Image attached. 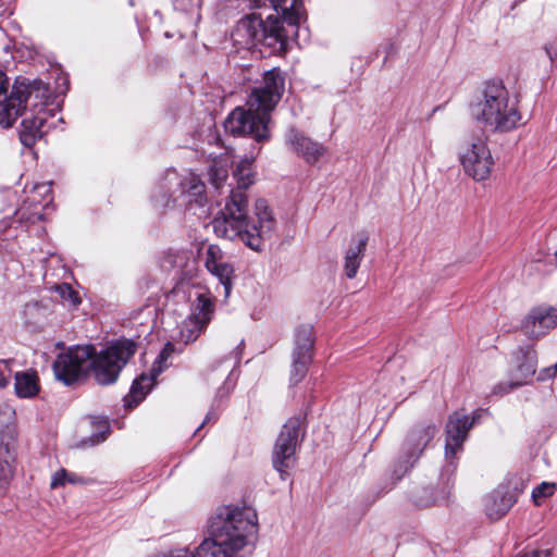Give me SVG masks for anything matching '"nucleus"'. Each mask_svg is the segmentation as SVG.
Segmentation results:
<instances>
[{
    "label": "nucleus",
    "instance_id": "nucleus-36",
    "mask_svg": "<svg viewBox=\"0 0 557 557\" xmlns=\"http://www.w3.org/2000/svg\"><path fill=\"white\" fill-rule=\"evenodd\" d=\"M67 471L65 469H61L52 475L50 486L51 488H58L64 486L66 484Z\"/></svg>",
    "mask_w": 557,
    "mask_h": 557
},
{
    "label": "nucleus",
    "instance_id": "nucleus-18",
    "mask_svg": "<svg viewBox=\"0 0 557 557\" xmlns=\"http://www.w3.org/2000/svg\"><path fill=\"white\" fill-rule=\"evenodd\" d=\"M557 326V306L541 305L533 308L523 321L524 330L533 335H544Z\"/></svg>",
    "mask_w": 557,
    "mask_h": 557
},
{
    "label": "nucleus",
    "instance_id": "nucleus-15",
    "mask_svg": "<svg viewBox=\"0 0 557 557\" xmlns=\"http://www.w3.org/2000/svg\"><path fill=\"white\" fill-rule=\"evenodd\" d=\"M509 483L512 484V487L499 485L486 498L485 510L492 520H498L505 516L524 488V483L520 480Z\"/></svg>",
    "mask_w": 557,
    "mask_h": 557
},
{
    "label": "nucleus",
    "instance_id": "nucleus-8",
    "mask_svg": "<svg viewBox=\"0 0 557 557\" xmlns=\"http://www.w3.org/2000/svg\"><path fill=\"white\" fill-rule=\"evenodd\" d=\"M92 352L94 347L86 345L71 347L60 354L53 363L55 377L66 385L77 381L89 369Z\"/></svg>",
    "mask_w": 557,
    "mask_h": 557
},
{
    "label": "nucleus",
    "instance_id": "nucleus-25",
    "mask_svg": "<svg viewBox=\"0 0 557 557\" xmlns=\"http://www.w3.org/2000/svg\"><path fill=\"white\" fill-rule=\"evenodd\" d=\"M15 393L21 398H30L38 394L39 384L35 372H17L15 374Z\"/></svg>",
    "mask_w": 557,
    "mask_h": 557
},
{
    "label": "nucleus",
    "instance_id": "nucleus-44",
    "mask_svg": "<svg viewBox=\"0 0 557 557\" xmlns=\"http://www.w3.org/2000/svg\"><path fill=\"white\" fill-rule=\"evenodd\" d=\"M178 3L183 4L184 0H178ZM189 5L191 8H199L200 7V0H189Z\"/></svg>",
    "mask_w": 557,
    "mask_h": 557
},
{
    "label": "nucleus",
    "instance_id": "nucleus-39",
    "mask_svg": "<svg viewBox=\"0 0 557 557\" xmlns=\"http://www.w3.org/2000/svg\"><path fill=\"white\" fill-rule=\"evenodd\" d=\"M544 51L547 58L553 62L557 58V45L556 44H546L544 46Z\"/></svg>",
    "mask_w": 557,
    "mask_h": 557
},
{
    "label": "nucleus",
    "instance_id": "nucleus-13",
    "mask_svg": "<svg viewBox=\"0 0 557 557\" xmlns=\"http://www.w3.org/2000/svg\"><path fill=\"white\" fill-rule=\"evenodd\" d=\"M214 313L212 299L206 294H198L191 305V312L181 333L185 342L195 341L210 323Z\"/></svg>",
    "mask_w": 557,
    "mask_h": 557
},
{
    "label": "nucleus",
    "instance_id": "nucleus-46",
    "mask_svg": "<svg viewBox=\"0 0 557 557\" xmlns=\"http://www.w3.org/2000/svg\"><path fill=\"white\" fill-rule=\"evenodd\" d=\"M549 371L552 375H557V363L549 367Z\"/></svg>",
    "mask_w": 557,
    "mask_h": 557
},
{
    "label": "nucleus",
    "instance_id": "nucleus-11",
    "mask_svg": "<svg viewBox=\"0 0 557 557\" xmlns=\"http://www.w3.org/2000/svg\"><path fill=\"white\" fill-rule=\"evenodd\" d=\"M525 124L520 110V101L518 96L511 95L505 88L502 96V102L492 120L488 131L493 133H509Z\"/></svg>",
    "mask_w": 557,
    "mask_h": 557
},
{
    "label": "nucleus",
    "instance_id": "nucleus-10",
    "mask_svg": "<svg viewBox=\"0 0 557 557\" xmlns=\"http://www.w3.org/2000/svg\"><path fill=\"white\" fill-rule=\"evenodd\" d=\"M506 86L502 82H487L471 100L469 111L471 117L488 131L492 120L502 102Z\"/></svg>",
    "mask_w": 557,
    "mask_h": 557
},
{
    "label": "nucleus",
    "instance_id": "nucleus-21",
    "mask_svg": "<svg viewBox=\"0 0 557 557\" xmlns=\"http://www.w3.org/2000/svg\"><path fill=\"white\" fill-rule=\"evenodd\" d=\"M436 432V428L432 424L416 425L406 438V446L410 453V458H414L416 460Z\"/></svg>",
    "mask_w": 557,
    "mask_h": 557
},
{
    "label": "nucleus",
    "instance_id": "nucleus-9",
    "mask_svg": "<svg viewBox=\"0 0 557 557\" xmlns=\"http://www.w3.org/2000/svg\"><path fill=\"white\" fill-rule=\"evenodd\" d=\"M300 420L289 419L282 428L273 448V467L284 480L295 463V453L300 432Z\"/></svg>",
    "mask_w": 557,
    "mask_h": 557
},
{
    "label": "nucleus",
    "instance_id": "nucleus-4",
    "mask_svg": "<svg viewBox=\"0 0 557 557\" xmlns=\"http://www.w3.org/2000/svg\"><path fill=\"white\" fill-rule=\"evenodd\" d=\"M257 532V513L250 507H223L211 517L209 533L222 545L238 553Z\"/></svg>",
    "mask_w": 557,
    "mask_h": 557
},
{
    "label": "nucleus",
    "instance_id": "nucleus-19",
    "mask_svg": "<svg viewBox=\"0 0 557 557\" xmlns=\"http://www.w3.org/2000/svg\"><path fill=\"white\" fill-rule=\"evenodd\" d=\"M160 267L174 278H193L196 261L187 252H169L162 258Z\"/></svg>",
    "mask_w": 557,
    "mask_h": 557
},
{
    "label": "nucleus",
    "instance_id": "nucleus-23",
    "mask_svg": "<svg viewBox=\"0 0 557 557\" xmlns=\"http://www.w3.org/2000/svg\"><path fill=\"white\" fill-rule=\"evenodd\" d=\"M205 265L216 278H231L233 267L225 260L216 246H210L207 250Z\"/></svg>",
    "mask_w": 557,
    "mask_h": 557
},
{
    "label": "nucleus",
    "instance_id": "nucleus-42",
    "mask_svg": "<svg viewBox=\"0 0 557 557\" xmlns=\"http://www.w3.org/2000/svg\"><path fill=\"white\" fill-rule=\"evenodd\" d=\"M437 502H440L438 498H432V499H426V500L421 499V500H418L417 504L419 506L426 507V506L436 504Z\"/></svg>",
    "mask_w": 557,
    "mask_h": 557
},
{
    "label": "nucleus",
    "instance_id": "nucleus-28",
    "mask_svg": "<svg viewBox=\"0 0 557 557\" xmlns=\"http://www.w3.org/2000/svg\"><path fill=\"white\" fill-rule=\"evenodd\" d=\"M160 372V368H153L151 370V375L141 374L137 380H135L132 385L131 393L126 397V401L128 403L129 399H133L135 401V405H137L141 399H144L146 394L152 387L156 376Z\"/></svg>",
    "mask_w": 557,
    "mask_h": 557
},
{
    "label": "nucleus",
    "instance_id": "nucleus-43",
    "mask_svg": "<svg viewBox=\"0 0 557 557\" xmlns=\"http://www.w3.org/2000/svg\"><path fill=\"white\" fill-rule=\"evenodd\" d=\"M81 479L73 473L67 472L66 483L75 484L79 483Z\"/></svg>",
    "mask_w": 557,
    "mask_h": 557
},
{
    "label": "nucleus",
    "instance_id": "nucleus-27",
    "mask_svg": "<svg viewBox=\"0 0 557 557\" xmlns=\"http://www.w3.org/2000/svg\"><path fill=\"white\" fill-rule=\"evenodd\" d=\"M52 289L59 296L61 302L69 308H76L82 302V295L77 281L55 284Z\"/></svg>",
    "mask_w": 557,
    "mask_h": 557
},
{
    "label": "nucleus",
    "instance_id": "nucleus-16",
    "mask_svg": "<svg viewBox=\"0 0 557 557\" xmlns=\"http://www.w3.org/2000/svg\"><path fill=\"white\" fill-rule=\"evenodd\" d=\"M517 370L508 383H499L494 387V394H506L528 382L535 374L537 359L536 352L532 348L521 349L517 354Z\"/></svg>",
    "mask_w": 557,
    "mask_h": 557
},
{
    "label": "nucleus",
    "instance_id": "nucleus-31",
    "mask_svg": "<svg viewBox=\"0 0 557 557\" xmlns=\"http://www.w3.org/2000/svg\"><path fill=\"white\" fill-rule=\"evenodd\" d=\"M48 268L52 270L51 273L48 271L45 273V276L51 275L58 278H69L74 274L73 272L63 263V261L58 257H51L48 260Z\"/></svg>",
    "mask_w": 557,
    "mask_h": 557
},
{
    "label": "nucleus",
    "instance_id": "nucleus-3",
    "mask_svg": "<svg viewBox=\"0 0 557 557\" xmlns=\"http://www.w3.org/2000/svg\"><path fill=\"white\" fill-rule=\"evenodd\" d=\"M285 90V78L280 69L267 71L259 87H256L247 100L248 110L234 109L224 122V128L234 136H251L263 143L270 138V113L280 102Z\"/></svg>",
    "mask_w": 557,
    "mask_h": 557
},
{
    "label": "nucleus",
    "instance_id": "nucleus-34",
    "mask_svg": "<svg viewBox=\"0 0 557 557\" xmlns=\"http://www.w3.org/2000/svg\"><path fill=\"white\" fill-rule=\"evenodd\" d=\"M51 184L50 183H41L37 184L33 188V197L32 202L37 201V196H42L45 203L42 206H47L51 201Z\"/></svg>",
    "mask_w": 557,
    "mask_h": 557
},
{
    "label": "nucleus",
    "instance_id": "nucleus-47",
    "mask_svg": "<svg viewBox=\"0 0 557 557\" xmlns=\"http://www.w3.org/2000/svg\"><path fill=\"white\" fill-rule=\"evenodd\" d=\"M164 352H165V350L160 354V356H159L160 359H163Z\"/></svg>",
    "mask_w": 557,
    "mask_h": 557
},
{
    "label": "nucleus",
    "instance_id": "nucleus-24",
    "mask_svg": "<svg viewBox=\"0 0 557 557\" xmlns=\"http://www.w3.org/2000/svg\"><path fill=\"white\" fill-rule=\"evenodd\" d=\"M181 194L188 198V202L202 203L206 186L194 173L184 176L180 182Z\"/></svg>",
    "mask_w": 557,
    "mask_h": 557
},
{
    "label": "nucleus",
    "instance_id": "nucleus-12",
    "mask_svg": "<svg viewBox=\"0 0 557 557\" xmlns=\"http://www.w3.org/2000/svg\"><path fill=\"white\" fill-rule=\"evenodd\" d=\"M313 333L310 325L301 326L296 332L295 349L290 370V382L297 384L308 371L312 360Z\"/></svg>",
    "mask_w": 557,
    "mask_h": 557
},
{
    "label": "nucleus",
    "instance_id": "nucleus-37",
    "mask_svg": "<svg viewBox=\"0 0 557 557\" xmlns=\"http://www.w3.org/2000/svg\"><path fill=\"white\" fill-rule=\"evenodd\" d=\"M10 363L9 361H0V388H3L8 385L10 381Z\"/></svg>",
    "mask_w": 557,
    "mask_h": 557
},
{
    "label": "nucleus",
    "instance_id": "nucleus-30",
    "mask_svg": "<svg viewBox=\"0 0 557 557\" xmlns=\"http://www.w3.org/2000/svg\"><path fill=\"white\" fill-rule=\"evenodd\" d=\"M253 157L245 158L239 161L234 171V177L237 181L238 187L235 190H240L245 193V189L248 188L253 183Z\"/></svg>",
    "mask_w": 557,
    "mask_h": 557
},
{
    "label": "nucleus",
    "instance_id": "nucleus-40",
    "mask_svg": "<svg viewBox=\"0 0 557 557\" xmlns=\"http://www.w3.org/2000/svg\"><path fill=\"white\" fill-rule=\"evenodd\" d=\"M555 375H552L550 374V371H549V367L548 368H545L543 369L540 374H539V380L541 381H544V380H547V379H550V377H554Z\"/></svg>",
    "mask_w": 557,
    "mask_h": 557
},
{
    "label": "nucleus",
    "instance_id": "nucleus-7",
    "mask_svg": "<svg viewBox=\"0 0 557 557\" xmlns=\"http://www.w3.org/2000/svg\"><path fill=\"white\" fill-rule=\"evenodd\" d=\"M459 162L465 174L475 182L488 180L495 164L487 143L479 137L460 147Z\"/></svg>",
    "mask_w": 557,
    "mask_h": 557
},
{
    "label": "nucleus",
    "instance_id": "nucleus-1",
    "mask_svg": "<svg viewBox=\"0 0 557 557\" xmlns=\"http://www.w3.org/2000/svg\"><path fill=\"white\" fill-rule=\"evenodd\" d=\"M277 16L269 15L264 21L257 14L240 18L232 38L236 45L251 47L261 45L270 53L284 54L288 50L290 33L294 34L302 15L301 0H270Z\"/></svg>",
    "mask_w": 557,
    "mask_h": 557
},
{
    "label": "nucleus",
    "instance_id": "nucleus-35",
    "mask_svg": "<svg viewBox=\"0 0 557 557\" xmlns=\"http://www.w3.org/2000/svg\"><path fill=\"white\" fill-rule=\"evenodd\" d=\"M162 557H196V553L188 547H176L162 554Z\"/></svg>",
    "mask_w": 557,
    "mask_h": 557
},
{
    "label": "nucleus",
    "instance_id": "nucleus-26",
    "mask_svg": "<svg viewBox=\"0 0 557 557\" xmlns=\"http://www.w3.org/2000/svg\"><path fill=\"white\" fill-rule=\"evenodd\" d=\"M196 557H236L235 553L231 547L222 545L218 542V539L211 536V539L203 540L198 547L195 549Z\"/></svg>",
    "mask_w": 557,
    "mask_h": 557
},
{
    "label": "nucleus",
    "instance_id": "nucleus-14",
    "mask_svg": "<svg viewBox=\"0 0 557 557\" xmlns=\"http://www.w3.org/2000/svg\"><path fill=\"white\" fill-rule=\"evenodd\" d=\"M481 414L476 411L472 417L461 412H454L446 424V445L445 456L447 459L453 458L467 438L469 430L473 426L476 418Z\"/></svg>",
    "mask_w": 557,
    "mask_h": 557
},
{
    "label": "nucleus",
    "instance_id": "nucleus-38",
    "mask_svg": "<svg viewBox=\"0 0 557 557\" xmlns=\"http://www.w3.org/2000/svg\"><path fill=\"white\" fill-rule=\"evenodd\" d=\"M14 215H16L20 221H23V220H26V221H30V222H35L36 220H40L41 219V212H33L29 216H25V213L23 211V209H16L14 210Z\"/></svg>",
    "mask_w": 557,
    "mask_h": 557
},
{
    "label": "nucleus",
    "instance_id": "nucleus-45",
    "mask_svg": "<svg viewBox=\"0 0 557 557\" xmlns=\"http://www.w3.org/2000/svg\"><path fill=\"white\" fill-rule=\"evenodd\" d=\"M550 262H552L554 265H557V248L554 250V252H553V255H552Z\"/></svg>",
    "mask_w": 557,
    "mask_h": 557
},
{
    "label": "nucleus",
    "instance_id": "nucleus-2",
    "mask_svg": "<svg viewBox=\"0 0 557 557\" xmlns=\"http://www.w3.org/2000/svg\"><path fill=\"white\" fill-rule=\"evenodd\" d=\"M255 215L257 222H251L246 193L232 190L224 208L212 220V230L218 237L238 240L259 251L264 240L273 234L276 223L264 199L255 202Z\"/></svg>",
    "mask_w": 557,
    "mask_h": 557
},
{
    "label": "nucleus",
    "instance_id": "nucleus-22",
    "mask_svg": "<svg viewBox=\"0 0 557 557\" xmlns=\"http://www.w3.org/2000/svg\"><path fill=\"white\" fill-rule=\"evenodd\" d=\"M46 133V113L25 117L20 129V140L25 147H33L38 138Z\"/></svg>",
    "mask_w": 557,
    "mask_h": 557
},
{
    "label": "nucleus",
    "instance_id": "nucleus-33",
    "mask_svg": "<svg viewBox=\"0 0 557 557\" xmlns=\"http://www.w3.org/2000/svg\"><path fill=\"white\" fill-rule=\"evenodd\" d=\"M556 485L554 483L543 482L532 492L533 500L536 505H541L542 500L554 494Z\"/></svg>",
    "mask_w": 557,
    "mask_h": 557
},
{
    "label": "nucleus",
    "instance_id": "nucleus-20",
    "mask_svg": "<svg viewBox=\"0 0 557 557\" xmlns=\"http://www.w3.org/2000/svg\"><path fill=\"white\" fill-rule=\"evenodd\" d=\"M369 236L366 232L357 233L349 244L345 255L344 270L348 278L356 276L368 245Z\"/></svg>",
    "mask_w": 557,
    "mask_h": 557
},
{
    "label": "nucleus",
    "instance_id": "nucleus-32",
    "mask_svg": "<svg viewBox=\"0 0 557 557\" xmlns=\"http://www.w3.org/2000/svg\"><path fill=\"white\" fill-rule=\"evenodd\" d=\"M227 175H228V172L225 166L219 165L216 163L210 166L209 177H210L211 184L215 188H220L223 185V183L227 178Z\"/></svg>",
    "mask_w": 557,
    "mask_h": 557
},
{
    "label": "nucleus",
    "instance_id": "nucleus-17",
    "mask_svg": "<svg viewBox=\"0 0 557 557\" xmlns=\"http://www.w3.org/2000/svg\"><path fill=\"white\" fill-rule=\"evenodd\" d=\"M285 141L294 152L304 158L309 164L317 163L326 152L323 145L307 137L295 127H290L286 132Z\"/></svg>",
    "mask_w": 557,
    "mask_h": 557
},
{
    "label": "nucleus",
    "instance_id": "nucleus-6",
    "mask_svg": "<svg viewBox=\"0 0 557 557\" xmlns=\"http://www.w3.org/2000/svg\"><path fill=\"white\" fill-rule=\"evenodd\" d=\"M135 350V344L127 339L116 341L98 354L94 349L89 369L96 381L101 385L114 383Z\"/></svg>",
    "mask_w": 557,
    "mask_h": 557
},
{
    "label": "nucleus",
    "instance_id": "nucleus-5",
    "mask_svg": "<svg viewBox=\"0 0 557 557\" xmlns=\"http://www.w3.org/2000/svg\"><path fill=\"white\" fill-rule=\"evenodd\" d=\"M49 98V88L40 79L17 77L8 95L7 88L0 84V125L11 127L23 113L26 103L34 100V107L45 104Z\"/></svg>",
    "mask_w": 557,
    "mask_h": 557
},
{
    "label": "nucleus",
    "instance_id": "nucleus-41",
    "mask_svg": "<svg viewBox=\"0 0 557 557\" xmlns=\"http://www.w3.org/2000/svg\"><path fill=\"white\" fill-rule=\"evenodd\" d=\"M221 284L224 288L225 297H228L231 289H232V281H228V280L221 281Z\"/></svg>",
    "mask_w": 557,
    "mask_h": 557
},
{
    "label": "nucleus",
    "instance_id": "nucleus-48",
    "mask_svg": "<svg viewBox=\"0 0 557 557\" xmlns=\"http://www.w3.org/2000/svg\"><path fill=\"white\" fill-rule=\"evenodd\" d=\"M258 0H255V2H257Z\"/></svg>",
    "mask_w": 557,
    "mask_h": 557
},
{
    "label": "nucleus",
    "instance_id": "nucleus-29",
    "mask_svg": "<svg viewBox=\"0 0 557 557\" xmlns=\"http://www.w3.org/2000/svg\"><path fill=\"white\" fill-rule=\"evenodd\" d=\"M14 455L8 443L0 444V487H4L14 473Z\"/></svg>",
    "mask_w": 557,
    "mask_h": 557
}]
</instances>
